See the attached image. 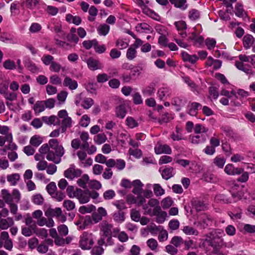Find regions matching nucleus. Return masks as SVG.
<instances>
[{
  "mask_svg": "<svg viewBox=\"0 0 255 255\" xmlns=\"http://www.w3.org/2000/svg\"><path fill=\"white\" fill-rule=\"evenodd\" d=\"M39 151L42 155L47 154L46 159L55 164L61 162V158L64 154L63 147L59 144L56 139H50L48 144H44L40 147Z\"/></svg>",
  "mask_w": 255,
  "mask_h": 255,
  "instance_id": "nucleus-1",
  "label": "nucleus"
},
{
  "mask_svg": "<svg viewBox=\"0 0 255 255\" xmlns=\"http://www.w3.org/2000/svg\"><path fill=\"white\" fill-rule=\"evenodd\" d=\"M148 205L153 207V209H151L145 206L144 208L145 210L146 215L150 216H155L156 217V222L158 224H162L166 220L167 213L161 210L158 200L156 199L151 198L149 200Z\"/></svg>",
  "mask_w": 255,
  "mask_h": 255,
  "instance_id": "nucleus-2",
  "label": "nucleus"
},
{
  "mask_svg": "<svg viewBox=\"0 0 255 255\" xmlns=\"http://www.w3.org/2000/svg\"><path fill=\"white\" fill-rule=\"evenodd\" d=\"M73 196L77 198L80 204H85L88 203L90 198L96 199L99 196V194L95 191H90L88 189L82 190L80 188H77Z\"/></svg>",
  "mask_w": 255,
  "mask_h": 255,
  "instance_id": "nucleus-3",
  "label": "nucleus"
},
{
  "mask_svg": "<svg viewBox=\"0 0 255 255\" xmlns=\"http://www.w3.org/2000/svg\"><path fill=\"white\" fill-rule=\"evenodd\" d=\"M32 217L37 220V224L39 226L42 227L46 226L48 228L54 226V222L52 218L47 219L43 217V213L40 210H37L32 213Z\"/></svg>",
  "mask_w": 255,
  "mask_h": 255,
  "instance_id": "nucleus-4",
  "label": "nucleus"
},
{
  "mask_svg": "<svg viewBox=\"0 0 255 255\" xmlns=\"http://www.w3.org/2000/svg\"><path fill=\"white\" fill-rule=\"evenodd\" d=\"M9 80H5L0 84V94L4 98L10 101H13L17 99V94L14 92H10L8 91Z\"/></svg>",
  "mask_w": 255,
  "mask_h": 255,
  "instance_id": "nucleus-5",
  "label": "nucleus"
},
{
  "mask_svg": "<svg viewBox=\"0 0 255 255\" xmlns=\"http://www.w3.org/2000/svg\"><path fill=\"white\" fill-rule=\"evenodd\" d=\"M94 244L92 235L84 232L80 236L79 246L82 249L89 250Z\"/></svg>",
  "mask_w": 255,
  "mask_h": 255,
  "instance_id": "nucleus-6",
  "label": "nucleus"
},
{
  "mask_svg": "<svg viewBox=\"0 0 255 255\" xmlns=\"http://www.w3.org/2000/svg\"><path fill=\"white\" fill-rule=\"evenodd\" d=\"M212 219L206 214L201 215L198 217V220L194 222V224L201 229H205L211 226Z\"/></svg>",
  "mask_w": 255,
  "mask_h": 255,
  "instance_id": "nucleus-7",
  "label": "nucleus"
},
{
  "mask_svg": "<svg viewBox=\"0 0 255 255\" xmlns=\"http://www.w3.org/2000/svg\"><path fill=\"white\" fill-rule=\"evenodd\" d=\"M81 174V170L76 168L73 164L71 165L69 168L64 171V173L65 177L71 179L80 176Z\"/></svg>",
  "mask_w": 255,
  "mask_h": 255,
  "instance_id": "nucleus-8",
  "label": "nucleus"
},
{
  "mask_svg": "<svg viewBox=\"0 0 255 255\" xmlns=\"http://www.w3.org/2000/svg\"><path fill=\"white\" fill-rule=\"evenodd\" d=\"M79 160L81 162V165L84 167H87L92 165L93 160L91 158L86 159L87 154L83 150H79L76 153Z\"/></svg>",
  "mask_w": 255,
  "mask_h": 255,
  "instance_id": "nucleus-9",
  "label": "nucleus"
},
{
  "mask_svg": "<svg viewBox=\"0 0 255 255\" xmlns=\"http://www.w3.org/2000/svg\"><path fill=\"white\" fill-rule=\"evenodd\" d=\"M102 217L101 215H99L98 213L94 212L92 214V216H86L84 219V224L85 226L96 224L102 220Z\"/></svg>",
  "mask_w": 255,
  "mask_h": 255,
  "instance_id": "nucleus-10",
  "label": "nucleus"
},
{
  "mask_svg": "<svg viewBox=\"0 0 255 255\" xmlns=\"http://www.w3.org/2000/svg\"><path fill=\"white\" fill-rule=\"evenodd\" d=\"M157 95L160 100L164 101L171 96V91L167 87H162L158 89Z\"/></svg>",
  "mask_w": 255,
  "mask_h": 255,
  "instance_id": "nucleus-11",
  "label": "nucleus"
},
{
  "mask_svg": "<svg viewBox=\"0 0 255 255\" xmlns=\"http://www.w3.org/2000/svg\"><path fill=\"white\" fill-rule=\"evenodd\" d=\"M88 67L92 71L101 69L103 67V64L97 59L92 57L89 58L86 61Z\"/></svg>",
  "mask_w": 255,
  "mask_h": 255,
  "instance_id": "nucleus-12",
  "label": "nucleus"
},
{
  "mask_svg": "<svg viewBox=\"0 0 255 255\" xmlns=\"http://www.w3.org/2000/svg\"><path fill=\"white\" fill-rule=\"evenodd\" d=\"M0 237L4 243L3 247L7 250L11 251L13 248V244L9 237L8 233L5 231L2 232Z\"/></svg>",
  "mask_w": 255,
  "mask_h": 255,
  "instance_id": "nucleus-13",
  "label": "nucleus"
},
{
  "mask_svg": "<svg viewBox=\"0 0 255 255\" xmlns=\"http://www.w3.org/2000/svg\"><path fill=\"white\" fill-rule=\"evenodd\" d=\"M155 152L157 154L165 153L170 154L171 153V149L167 144H158L154 147Z\"/></svg>",
  "mask_w": 255,
  "mask_h": 255,
  "instance_id": "nucleus-14",
  "label": "nucleus"
},
{
  "mask_svg": "<svg viewBox=\"0 0 255 255\" xmlns=\"http://www.w3.org/2000/svg\"><path fill=\"white\" fill-rule=\"evenodd\" d=\"M174 25L176 26L177 30L179 31V34L182 38H185L187 36L186 32L184 31L186 28L187 25L184 21H179L175 22Z\"/></svg>",
  "mask_w": 255,
  "mask_h": 255,
  "instance_id": "nucleus-15",
  "label": "nucleus"
},
{
  "mask_svg": "<svg viewBox=\"0 0 255 255\" xmlns=\"http://www.w3.org/2000/svg\"><path fill=\"white\" fill-rule=\"evenodd\" d=\"M113 226L111 224L107 223H103L102 225L101 230L103 232V235L106 237H107L108 240L110 241L112 240V238L110 236L112 235V230Z\"/></svg>",
  "mask_w": 255,
  "mask_h": 255,
  "instance_id": "nucleus-16",
  "label": "nucleus"
},
{
  "mask_svg": "<svg viewBox=\"0 0 255 255\" xmlns=\"http://www.w3.org/2000/svg\"><path fill=\"white\" fill-rule=\"evenodd\" d=\"M132 186L133 187L132 193L137 195H140L141 194L142 187L143 184L138 179L134 180L132 183Z\"/></svg>",
  "mask_w": 255,
  "mask_h": 255,
  "instance_id": "nucleus-17",
  "label": "nucleus"
},
{
  "mask_svg": "<svg viewBox=\"0 0 255 255\" xmlns=\"http://www.w3.org/2000/svg\"><path fill=\"white\" fill-rule=\"evenodd\" d=\"M135 2L142 9L143 12L145 14L149 15L152 13V10L149 9L147 6V4L149 2L148 0H135Z\"/></svg>",
  "mask_w": 255,
  "mask_h": 255,
  "instance_id": "nucleus-18",
  "label": "nucleus"
},
{
  "mask_svg": "<svg viewBox=\"0 0 255 255\" xmlns=\"http://www.w3.org/2000/svg\"><path fill=\"white\" fill-rule=\"evenodd\" d=\"M36 225L30 226H22L21 234L25 237H30L34 234Z\"/></svg>",
  "mask_w": 255,
  "mask_h": 255,
  "instance_id": "nucleus-19",
  "label": "nucleus"
},
{
  "mask_svg": "<svg viewBox=\"0 0 255 255\" xmlns=\"http://www.w3.org/2000/svg\"><path fill=\"white\" fill-rule=\"evenodd\" d=\"M224 170L229 175L240 174L243 171L242 168H235L232 164H227Z\"/></svg>",
  "mask_w": 255,
  "mask_h": 255,
  "instance_id": "nucleus-20",
  "label": "nucleus"
},
{
  "mask_svg": "<svg viewBox=\"0 0 255 255\" xmlns=\"http://www.w3.org/2000/svg\"><path fill=\"white\" fill-rule=\"evenodd\" d=\"M6 179L11 186H15L20 179L19 173H12L6 176Z\"/></svg>",
  "mask_w": 255,
  "mask_h": 255,
  "instance_id": "nucleus-21",
  "label": "nucleus"
},
{
  "mask_svg": "<svg viewBox=\"0 0 255 255\" xmlns=\"http://www.w3.org/2000/svg\"><path fill=\"white\" fill-rule=\"evenodd\" d=\"M64 86L68 87L70 90H75L78 87L77 82L66 76L63 81Z\"/></svg>",
  "mask_w": 255,
  "mask_h": 255,
  "instance_id": "nucleus-22",
  "label": "nucleus"
},
{
  "mask_svg": "<svg viewBox=\"0 0 255 255\" xmlns=\"http://www.w3.org/2000/svg\"><path fill=\"white\" fill-rule=\"evenodd\" d=\"M13 224L14 221L12 218L8 217L7 219H2L0 220V229L6 230Z\"/></svg>",
  "mask_w": 255,
  "mask_h": 255,
  "instance_id": "nucleus-23",
  "label": "nucleus"
},
{
  "mask_svg": "<svg viewBox=\"0 0 255 255\" xmlns=\"http://www.w3.org/2000/svg\"><path fill=\"white\" fill-rule=\"evenodd\" d=\"M182 57L184 61L189 62L191 64H194L199 59L196 55H189L186 52H182L181 53Z\"/></svg>",
  "mask_w": 255,
  "mask_h": 255,
  "instance_id": "nucleus-24",
  "label": "nucleus"
},
{
  "mask_svg": "<svg viewBox=\"0 0 255 255\" xmlns=\"http://www.w3.org/2000/svg\"><path fill=\"white\" fill-rule=\"evenodd\" d=\"M199 107H201V105L198 103L193 102L188 106V114L192 116H195L198 113Z\"/></svg>",
  "mask_w": 255,
  "mask_h": 255,
  "instance_id": "nucleus-25",
  "label": "nucleus"
},
{
  "mask_svg": "<svg viewBox=\"0 0 255 255\" xmlns=\"http://www.w3.org/2000/svg\"><path fill=\"white\" fill-rule=\"evenodd\" d=\"M116 113L117 117L123 119L127 114L126 105L123 103L118 106L116 108Z\"/></svg>",
  "mask_w": 255,
  "mask_h": 255,
  "instance_id": "nucleus-26",
  "label": "nucleus"
},
{
  "mask_svg": "<svg viewBox=\"0 0 255 255\" xmlns=\"http://www.w3.org/2000/svg\"><path fill=\"white\" fill-rule=\"evenodd\" d=\"M172 4L182 10H185L187 7L186 0H169Z\"/></svg>",
  "mask_w": 255,
  "mask_h": 255,
  "instance_id": "nucleus-27",
  "label": "nucleus"
},
{
  "mask_svg": "<svg viewBox=\"0 0 255 255\" xmlns=\"http://www.w3.org/2000/svg\"><path fill=\"white\" fill-rule=\"evenodd\" d=\"M192 205L197 211H203L207 208L205 204L197 199H194L192 201Z\"/></svg>",
  "mask_w": 255,
  "mask_h": 255,
  "instance_id": "nucleus-28",
  "label": "nucleus"
},
{
  "mask_svg": "<svg viewBox=\"0 0 255 255\" xmlns=\"http://www.w3.org/2000/svg\"><path fill=\"white\" fill-rule=\"evenodd\" d=\"M62 213V210L60 208H56L55 209L48 208L45 212V215L46 216L49 217H56L60 215Z\"/></svg>",
  "mask_w": 255,
  "mask_h": 255,
  "instance_id": "nucleus-29",
  "label": "nucleus"
},
{
  "mask_svg": "<svg viewBox=\"0 0 255 255\" xmlns=\"http://www.w3.org/2000/svg\"><path fill=\"white\" fill-rule=\"evenodd\" d=\"M175 172L173 167H170L163 170L161 175L163 179L168 180L173 177Z\"/></svg>",
  "mask_w": 255,
  "mask_h": 255,
  "instance_id": "nucleus-30",
  "label": "nucleus"
},
{
  "mask_svg": "<svg viewBox=\"0 0 255 255\" xmlns=\"http://www.w3.org/2000/svg\"><path fill=\"white\" fill-rule=\"evenodd\" d=\"M254 38L251 35H246L243 38V43L246 49L250 48L254 43Z\"/></svg>",
  "mask_w": 255,
  "mask_h": 255,
  "instance_id": "nucleus-31",
  "label": "nucleus"
},
{
  "mask_svg": "<svg viewBox=\"0 0 255 255\" xmlns=\"http://www.w3.org/2000/svg\"><path fill=\"white\" fill-rule=\"evenodd\" d=\"M210 245L217 250L223 245V240L219 237H214L210 241Z\"/></svg>",
  "mask_w": 255,
  "mask_h": 255,
  "instance_id": "nucleus-32",
  "label": "nucleus"
},
{
  "mask_svg": "<svg viewBox=\"0 0 255 255\" xmlns=\"http://www.w3.org/2000/svg\"><path fill=\"white\" fill-rule=\"evenodd\" d=\"M66 20L69 23L78 25L81 22V18L79 16H73L71 14H68L66 16Z\"/></svg>",
  "mask_w": 255,
  "mask_h": 255,
  "instance_id": "nucleus-33",
  "label": "nucleus"
},
{
  "mask_svg": "<svg viewBox=\"0 0 255 255\" xmlns=\"http://www.w3.org/2000/svg\"><path fill=\"white\" fill-rule=\"evenodd\" d=\"M235 65L239 70L243 71L247 74L251 73L250 67L247 64H245L240 61H237L236 62Z\"/></svg>",
  "mask_w": 255,
  "mask_h": 255,
  "instance_id": "nucleus-34",
  "label": "nucleus"
},
{
  "mask_svg": "<svg viewBox=\"0 0 255 255\" xmlns=\"http://www.w3.org/2000/svg\"><path fill=\"white\" fill-rule=\"evenodd\" d=\"M135 29L138 32L147 33L150 31V26L146 23H141L135 26Z\"/></svg>",
  "mask_w": 255,
  "mask_h": 255,
  "instance_id": "nucleus-35",
  "label": "nucleus"
},
{
  "mask_svg": "<svg viewBox=\"0 0 255 255\" xmlns=\"http://www.w3.org/2000/svg\"><path fill=\"white\" fill-rule=\"evenodd\" d=\"M94 104V100L91 98H84L82 100L81 106L85 109H90Z\"/></svg>",
  "mask_w": 255,
  "mask_h": 255,
  "instance_id": "nucleus-36",
  "label": "nucleus"
},
{
  "mask_svg": "<svg viewBox=\"0 0 255 255\" xmlns=\"http://www.w3.org/2000/svg\"><path fill=\"white\" fill-rule=\"evenodd\" d=\"M45 108L44 102L42 101H37L33 107L35 114H39L44 111Z\"/></svg>",
  "mask_w": 255,
  "mask_h": 255,
  "instance_id": "nucleus-37",
  "label": "nucleus"
},
{
  "mask_svg": "<svg viewBox=\"0 0 255 255\" xmlns=\"http://www.w3.org/2000/svg\"><path fill=\"white\" fill-rule=\"evenodd\" d=\"M96 210V207L93 205H88L87 206H81L79 209V211L82 214L86 213H90Z\"/></svg>",
  "mask_w": 255,
  "mask_h": 255,
  "instance_id": "nucleus-38",
  "label": "nucleus"
},
{
  "mask_svg": "<svg viewBox=\"0 0 255 255\" xmlns=\"http://www.w3.org/2000/svg\"><path fill=\"white\" fill-rule=\"evenodd\" d=\"M51 30L54 31L60 38H64L66 36L65 32L62 30V26L60 24H55Z\"/></svg>",
  "mask_w": 255,
  "mask_h": 255,
  "instance_id": "nucleus-39",
  "label": "nucleus"
},
{
  "mask_svg": "<svg viewBox=\"0 0 255 255\" xmlns=\"http://www.w3.org/2000/svg\"><path fill=\"white\" fill-rule=\"evenodd\" d=\"M1 197L4 202L7 204L12 202L11 194L6 189H2L1 191Z\"/></svg>",
  "mask_w": 255,
  "mask_h": 255,
  "instance_id": "nucleus-40",
  "label": "nucleus"
},
{
  "mask_svg": "<svg viewBox=\"0 0 255 255\" xmlns=\"http://www.w3.org/2000/svg\"><path fill=\"white\" fill-rule=\"evenodd\" d=\"M7 141L8 142V144L6 146L8 149L15 150L17 149V146L16 144L13 142V137L11 133L7 134Z\"/></svg>",
  "mask_w": 255,
  "mask_h": 255,
  "instance_id": "nucleus-41",
  "label": "nucleus"
},
{
  "mask_svg": "<svg viewBox=\"0 0 255 255\" xmlns=\"http://www.w3.org/2000/svg\"><path fill=\"white\" fill-rule=\"evenodd\" d=\"M42 138L40 136L34 135L31 137L29 142L31 145L37 147L42 142Z\"/></svg>",
  "mask_w": 255,
  "mask_h": 255,
  "instance_id": "nucleus-42",
  "label": "nucleus"
},
{
  "mask_svg": "<svg viewBox=\"0 0 255 255\" xmlns=\"http://www.w3.org/2000/svg\"><path fill=\"white\" fill-rule=\"evenodd\" d=\"M32 202L37 205H42L44 201V198L40 194H35L31 197Z\"/></svg>",
  "mask_w": 255,
  "mask_h": 255,
  "instance_id": "nucleus-43",
  "label": "nucleus"
},
{
  "mask_svg": "<svg viewBox=\"0 0 255 255\" xmlns=\"http://www.w3.org/2000/svg\"><path fill=\"white\" fill-rule=\"evenodd\" d=\"M235 14L238 17H246L247 13L243 9V5L240 3H237L235 7Z\"/></svg>",
  "mask_w": 255,
  "mask_h": 255,
  "instance_id": "nucleus-44",
  "label": "nucleus"
},
{
  "mask_svg": "<svg viewBox=\"0 0 255 255\" xmlns=\"http://www.w3.org/2000/svg\"><path fill=\"white\" fill-rule=\"evenodd\" d=\"M182 231L186 235H187L197 236L199 234V232L197 230L189 226L184 227Z\"/></svg>",
  "mask_w": 255,
  "mask_h": 255,
  "instance_id": "nucleus-45",
  "label": "nucleus"
},
{
  "mask_svg": "<svg viewBox=\"0 0 255 255\" xmlns=\"http://www.w3.org/2000/svg\"><path fill=\"white\" fill-rule=\"evenodd\" d=\"M97 30L100 35L105 36L109 32L110 26L106 24H102L98 27Z\"/></svg>",
  "mask_w": 255,
  "mask_h": 255,
  "instance_id": "nucleus-46",
  "label": "nucleus"
},
{
  "mask_svg": "<svg viewBox=\"0 0 255 255\" xmlns=\"http://www.w3.org/2000/svg\"><path fill=\"white\" fill-rule=\"evenodd\" d=\"M89 180V176L87 174H84L77 180V183L79 186L86 188V184Z\"/></svg>",
  "mask_w": 255,
  "mask_h": 255,
  "instance_id": "nucleus-47",
  "label": "nucleus"
},
{
  "mask_svg": "<svg viewBox=\"0 0 255 255\" xmlns=\"http://www.w3.org/2000/svg\"><path fill=\"white\" fill-rule=\"evenodd\" d=\"M153 189L154 193L156 196H161L165 193V190L159 184H153Z\"/></svg>",
  "mask_w": 255,
  "mask_h": 255,
  "instance_id": "nucleus-48",
  "label": "nucleus"
},
{
  "mask_svg": "<svg viewBox=\"0 0 255 255\" xmlns=\"http://www.w3.org/2000/svg\"><path fill=\"white\" fill-rule=\"evenodd\" d=\"M155 91V84L151 83L142 90V93L144 95L150 96Z\"/></svg>",
  "mask_w": 255,
  "mask_h": 255,
  "instance_id": "nucleus-49",
  "label": "nucleus"
},
{
  "mask_svg": "<svg viewBox=\"0 0 255 255\" xmlns=\"http://www.w3.org/2000/svg\"><path fill=\"white\" fill-rule=\"evenodd\" d=\"M206 140V137L203 134L192 136L191 137V142L194 144L202 143Z\"/></svg>",
  "mask_w": 255,
  "mask_h": 255,
  "instance_id": "nucleus-50",
  "label": "nucleus"
},
{
  "mask_svg": "<svg viewBox=\"0 0 255 255\" xmlns=\"http://www.w3.org/2000/svg\"><path fill=\"white\" fill-rule=\"evenodd\" d=\"M34 234L42 239L46 238L47 236V231L44 228H38L36 226Z\"/></svg>",
  "mask_w": 255,
  "mask_h": 255,
  "instance_id": "nucleus-51",
  "label": "nucleus"
},
{
  "mask_svg": "<svg viewBox=\"0 0 255 255\" xmlns=\"http://www.w3.org/2000/svg\"><path fill=\"white\" fill-rule=\"evenodd\" d=\"M63 206L69 211L73 210L76 207L75 203L71 200H64Z\"/></svg>",
  "mask_w": 255,
  "mask_h": 255,
  "instance_id": "nucleus-52",
  "label": "nucleus"
},
{
  "mask_svg": "<svg viewBox=\"0 0 255 255\" xmlns=\"http://www.w3.org/2000/svg\"><path fill=\"white\" fill-rule=\"evenodd\" d=\"M200 12L195 9H192L189 11L188 17L191 20L194 21L200 17Z\"/></svg>",
  "mask_w": 255,
  "mask_h": 255,
  "instance_id": "nucleus-53",
  "label": "nucleus"
},
{
  "mask_svg": "<svg viewBox=\"0 0 255 255\" xmlns=\"http://www.w3.org/2000/svg\"><path fill=\"white\" fill-rule=\"evenodd\" d=\"M25 66L31 72L37 73L39 72V68L33 63L28 61L25 63Z\"/></svg>",
  "mask_w": 255,
  "mask_h": 255,
  "instance_id": "nucleus-54",
  "label": "nucleus"
},
{
  "mask_svg": "<svg viewBox=\"0 0 255 255\" xmlns=\"http://www.w3.org/2000/svg\"><path fill=\"white\" fill-rule=\"evenodd\" d=\"M39 1L38 0H25V6L30 9H33L38 6Z\"/></svg>",
  "mask_w": 255,
  "mask_h": 255,
  "instance_id": "nucleus-55",
  "label": "nucleus"
},
{
  "mask_svg": "<svg viewBox=\"0 0 255 255\" xmlns=\"http://www.w3.org/2000/svg\"><path fill=\"white\" fill-rule=\"evenodd\" d=\"M147 246L152 251H156L158 248V243L157 241L153 238L149 239L146 242Z\"/></svg>",
  "mask_w": 255,
  "mask_h": 255,
  "instance_id": "nucleus-56",
  "label": "nucleus"
},
{
  "mask_svg": "<svg viewBox=\"0 0 255 255\" xmlns=\"http://www.w3.org/2000/svg\"><path fill=\"white\" fill-rule=\"evenodd\" d=\"M126 125L130 128H134L138 126V124L132 117H128L126 120Z\"/></svg>",
  "mask_w": 255,
  "mask_h": 255,
  "instance_id": "nucleus-57",
  "label": "nucleus"
},
{
  "mask_svg": "<svg viewBox=\"0 0 255 255\" xmlns=\"http://www.w3.org/2000/svg\"><path fill=\"white\" fill-rule=\"evenodd\" d=\"M170 243L176 248H178L183 244V240L181 237L174 236L172 238Z\"/></svg>",
  "mask_w": 255,
  "mask_h": 255,
  "instance_id": "nucleus-58",
  "label": "nucleus"
},
{
  "mask_svg": "<svg viewBox=\"0 0 255 255\" xmlns=\"http://www.w3.org/2000/svg\"><path fill=\"white\" fill-rule=\"evenodd\" d=\"M107 139L106 135L104 133L98 134L94 136V141L98 144H101L105 142Z\"/></svg>",
  "mask_w": 255,
  "mask_h": 255,
  "instance_id": "nucleus-59",
  "label": "nucleus"
},
{
  "mask_svg": "<svg viewBox=\"0 0 255 255\" xmlns=\"http://www.w3.org/2000/svg\"><path fill=\"white\" fill-rule=\"evenodd\" d=\"M173 202L172 198L170 197H167L161 201V206L163 209L169 208L172 205Z\"/></svg>",
  "mask_w": 255,
  "mask_h": 255,
  "instance_id": "nucleus-60",
  "label": "nucleus"
},
{
  "mask_svg": "<svg viewBox=\"0 0 255 255\" xmlns=\"http://www.w3.org/2000/svg\"><path fill=\"white\" fill-rule=\"evenodd\" d=\"M136 51L133 47L131 46L128 49L126 56L128 60H133L136 57Z\"/></svg>",
  "mask_w": 255,
  "mask_h": 255,
  "instance_id": "nucleus-61",
  "label": "nucleus"
},
{
  "mask_svg": "<svg viewBox=\"0 0 255 255\" xmlns=\"http://www.w3.org/2000/svg\"><path fill=\"white\" fill-rule=\"evenodd\" d=\"M12 203H18L21 198V194L18 190L14 189L13 190L12 194Z\"/></svg>",
  "mask_w": 255,
  "mask_h": 255,
  "instance_id": "nucleus-62",
  "label": "nucleus"
},
{
  "mask_svg": "<svg viewBox=\"0 0 255 255\" xmlns=\"http://www.w3.org/2000/svg\"><path fill=\"white\" fill-rule=\"evenodd\" d=\"M226 162V160L224 158L221 157L220 156H217L214 159V164L217 166L218 167L222 168L223 167L225 163Z\"/></svg>",
  "mask_w": 255,
  "mask_h": 255,
  "instance_id": "nucleus-63",
  "label": "nucleus"
},
{
  "mask_svg": "<svg viewBox=\"0 0 255 255\" xmlns=\"http://www.w3.org/2000/svg\"><path fill=\"white\" fill-rule=\"evenodd\" d=\"M90 121V117L87 115H84L82 117L79 124L81 127L86 128L89 126Z\"/></svg>",
  "mask_w": 255,
  "mask_h": 255,
  "instance_id": "nucleus-64",
  "label": "nucleus"
}]
</instances>
